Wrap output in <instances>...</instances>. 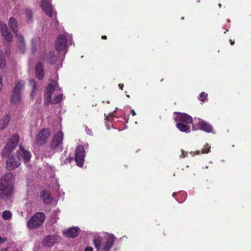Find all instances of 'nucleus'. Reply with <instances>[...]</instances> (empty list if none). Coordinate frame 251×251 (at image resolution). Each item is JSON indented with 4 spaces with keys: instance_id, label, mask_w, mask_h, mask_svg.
Returning <instances> with one entry per match:
<instances>
[{
    "instance_id": "33",
    "label": "nucleus",
    "mask_w": 251,
    "mask_h": 251,
    "mask_svg": "<svg viewBox=\"0 0 251 251\" xmlns=\"http://www.w3.org/2000/svg\"><path fill=\"white\" fill-rule=\"evenodd\" d=\"M93 248L92 247H87L85 249L84 251H93Z\"/></svg>"
},
{
    "instance_id": "34",
    "label": "nucleus",
    "mask_w": 251,
    "mask_h": 251,
    "mask_svg": "<svg viewBox=\"0 0 251 251\" xmlns=\"http://www.w3.org/2000/svg\"><path fill=\"white\" fill-rule=\"evenodd\" d=\"M2 76L0 75V91H1V90L2 89Z\"/></svg>"
},
{
    "instance_id": "44",
    "label": "nucleus",
    "mask_w": 251,
    "mask_h": 251,
    "mask_svg": "<svg viewBox=\"0 0 251 251\" xmlns=\"http://www.w3.org/2000/svg\"><path fill=\"white\" fill-rule=\"evenodd\" d=\"M117 109H118V108H117H117H116V109H115V110L114 112H115V111H116V110H117Z\"/></svg>"
},
{
    "instance_id": "10",
    "label": "nucleus",
    "mask_w": 251,
    "mask_h": 251,
    "mask_svg": "<svg viewBox=\"0 0 251 251\" xmlns=\"http://www.w3.org/2000/svg\"><path fill=\"white\" fill-rule=\"evenodd\" d=\"M192 128L194 130L201 129L207 132H212L213 129L210 124L200 119H195Z\"/></svg>"
},
{
    "instance_id": "2",
    "label": "nucleus",
    "mask_w": 251,
    "mask_h": 251,
    "mask_svg": "<svg viewBox=\"0 0 251 251\" xmlns=\"http://www.w3.org/2000/svg\"><path fill=\"white\" fill-rule=\"evenodd\" d=\"M116 240L113 234L102 232L95 237L93 243L97 251H110Z\"/></svg>"
},
{
    "instance_id": "4",
    "label": "nucleus",
    "mask_w": 251,
    "mask_h": 251,
    "mask_svg": "<svg viewBox=\"0 0 251 251\" xmlns=\"http://www.w3.org/2000/svg\"><path fill=\"white\" fill-rule=\"evenodd\" d=\"M174 118L177 123L176 127L180 131L190 132V127L187 124L192 123L193 119L190 116L183 113L176 112L174 114Z\"/></svg>"
},
{
    "instance_id": "28",
    "label": "nucleus",
    "mask_w": 251,
    "mask_h": 251,
    "mask_svg": "<svg viewBox=\"0 0 251 251\" xmlns=\"http://www.w3.org/2000/svg\"><path fill=\"white\" fill-rule=\"evenodd\" d=\"M7 27L6 24L2 21H0V32H2L7 30Z\"/></svg>"
},
{
    "instance_id": "16",
    "label": "nucleus",
    "mask_w": 251,
    "mask_h": 251,
    "mask_svg": "<svg viewBox=\"0 0 251 251\" xmlns=\"http://www.w3.org/2000/svg\"><path fill=\"white\" fill-rule=\"evenodd\" d=\"M35 74L39 79H43L45 75L44 67L41 62H38L35 66Z\"/></svg>"
},
{
    "instance_id": "19",
    "label": "nucleus",
    "mask_w": 251,
    "mask_h": 251,
    "mask_svg": "<svg viewBox=\"0 0 251 251\" xmlns=\"http://www.w3.org/2000/svg\"><path fill=\"white\" fill-rule=\"evenodd\" d=\"M41 39L38 37H34L31 40V50L32 52H35L41 46Z\"/></svg>"
},
{
    "instance_id": "24",
    "label": "nucleus",
    "mask_w": 251,
    "mask_h": 251,
    "mask_svg": "<svg viewBox=\"0 0 251 251\" xmlns=\"http://www.w3.org/2000/svg\"><path fill=\"white\" fill-rule=\"evenodd\" d=\"M32 12L30 9H26L25 10V16L26 22L27 23L30 24L32 22Z\"/></svg>"
},
{
    "instance_id": "45",
    "label": "nucleus",
    "mask_w": 251,
    "mask_h": 251,
    "mask_svg": "<svg viewBox=\"0 0 251 251\" xmlns=\"http://www.w3.org/2000/svg\"><path fill=\"white\" fill-rule=\"evenodd\" d=\"M53 60H54V58L52 59V60H50V61H51H51H53Z\"/></svg>"
},
{
    "instance_id": "38",
    "label": "nucleus",
    "mask_w": 251,
    "mask_h": 251,
    "mask_svg": "<svg viewBox=\"0 0 251 251\" xmlns=\"http://www.w3.org/2000/svg\"><path fill=\"white\" fill-rule=\"evenodd\" d=\"M131 113H132V115L133 116H134L135 115H136V113L134 110H131Z\"/></svg>"
},
{
    "instance_id": "42",
    "label": "nucleus",
    "mask_w": 251,
    "mask_h": 251,
    "mask_svg": "<svg viewBox=\"0 0 251 251\" xmlns=\"http://www.w3.org/2000/svg\"><path fill=\"white\" fill-rule=\"evenodd\" d=\"M176 193H174L173 194L172 196H173V197H175V196H176Z\"/></svg>"
},
{
    "instance_id": "23",
    "label": "nucleus",
    "mask_w": 251,
    "mask_h": 251,
    "mask_svg": "<svg viewBox=\"0 0 251 251\" xmlns=\"http://www.w3.org/2000/svg\"><path fill=\"white\" fill-rule=\"evenodd\" d=\"M29 86L31 87L32 90L30 94V97L33 99L35 95V91L36 90V84L34 79H31L29 81Z\"/></svg>"
},
{
    "instance_id": "7",
    "label": "nucleus",
    "mask_w": 251,
    "mask_h": 251,
    "mask_svg": "<svg viewBox=\"0 0 251 251\" xmlns=\"http://www.w3.org/2000/svg\"><path fill=\"white\" fill-rule=\"evenodd\" d=\"M63 139V134L61 131L57 132L52 140L50 144L51 151L48 154H46L47 156H50L55 152V150L58 148H60Z\"/></svg>"
},
{
    "instance_id": "40",
    "label": "nucleus",
    "mask_w": 251,
    "mask_h": 251,
    "mask_svg": "<svg viewBox=\"0 0 251 251\" xmlns=\"http://www.w3.org/2000/svg\"><path fill=\"white\" fill-rule=\"evenodd\" d=\"M230 43L231 45H233L234 44V42L232 41L231 40H230Z\"/></svg>"
},
{
    "instance_id": "1",
    "label": "nucleus",
    "mask_w": 251,
    "mask_h": 251,
    "mask_svg": "<svg viewBox=\"0 0 251 251\" xmlns=\"http://www.w3.org/2000/svg\"><path fill=\"white\" fill-rule=\"evenodd\" d=\"M19 139V136L17 134L11 136L1 152L2 157L7 158L5 167L6 169L9 171L18 168L21 165V157H22L25 163H26L30 160L31 157L30 152L22 147H20V150L17 151L16 153L10 155L16 147Z\"/></svg>"
},
{
    "instance_id": "25",
    "label": "nucleus",
    "mask_w": 251,
    "mask_h": 251,
    "mask_svg": "<svg viewBox=\"0 0 251 251\" xmlns=\"http://www.w3.org/2000/svg\"><path fill=\"white\" fill-rule=\"evenodd\" d=\"M6 65L5 58L3 52L0 50V68H3Z\"/></svg>"
},
{
    "instance_id": "14",
    "label": "nucleus",
    "mask_w": 251,
    "mask_h": 251,
    "mask_svg": "<svg viewBox=\"0 0 251 251\" xmlns=\"http://www.w3.org/2000/svg\"><path fill=\"white\" fill-rule=\"evenodd\" d=\"M60 237L57 235H48L44 238L43 244L46 247H51L59 241Z\"/></svg>"
},
{
    "instance_id": "12",
    "label": "nucleus",
    "mask_w": 251,
    "mask_h": 251,
    "mask_svg": "<svg viewBox=\"0 0 251 251\" xmlns=\"http://www.w3.org/2000/svg\"><path fill=\"white\" fill-rule=\"evenodd\" d=\"M84 149L81 146H78L75 151V162L78 167L82 166L84 162Z\"/></svg>"
},
{
    "instance_id": "26",
    "label": "nucleus",
    "mask_w": 251,
    "mask_h": 251,
    "mask_svg": "<svg viewBox=\"0 0 251 251\" xmlns=\"http://www.w3.org/2000/svg\"><path fill=\"white\" fill-rule=\"evenodd\" d=\"M12 213L9 210H5L2 212V217L5 220H8L11 218Z\"/></svg>"
},
{
    "instance_id": "21",
    "label": "nucleus",
    "mask_w": 251,
    "mask_h": 251,
    "mask_svg": "<svg viewBox=\"0 0 251 251\" xmlns=\"http://www.w3.org/2000/svg\"><path fill=\"white\" fill-rule=\"evenodd\" d=\"M41 197L45 203L49 204L51 202L52 198L48 192L45 190L42 191Z\"/></svg>"
},
{
    "instance_id": "5",
    "label": "nucleus",
    "mask_w": 251,
    "mask_h": 251,
    "mask_svg": "<svg viewBox=\"0 0 251 251\" xmlns=\"http://www.w3.org/2000/svg\"><path fill=\"white\" fill-rule=\"evenodd\" d=\"M46 219L43 212H37L32 216L27 222V226L29 229L38 228L43 225Z\"/></svg>"
},
{
    "instance_id": "32",
    "label": "nucleus",
    "mask_w": 251,
    "mask_h": 251,
    "mask_svg": "<svg viewBox=\"0 0 251 251\" xmlns=\"http://www.w3.org/2000/svg\"><path fill=\"white\" fill-rule=\"evenodd\" d=\"M6 241V238H2L0 236V244L3 243Z\"/></svg>"
},
{
    "instance_id": "20",
    "label": "nucleus",
    "mask_w": 251,
    "mask_h": 251,
    "mask_svg": "<svg viewBox=\"0 0 251 251\" xmlns=\"http://www.w3.org/2000/svg\"><path fill=\"white\" fill-rule=\"evenodd\" d=\"M10 120V116L9 115H5L0 118V129L5 128Z\"/></svg>"
},
{
    "instance_id": "18",
    "label": "nucleus",
    "mask_w": 251,
    "mask_h": 251,
    "mask_svg": "<svg viewBox=\"0 0 251 251\" xmlns=\"http://www.w3.org/2000/svg\"><path fill=\"white\" fill-rule=\"evenodd\" d=\"M79 228L78 227H71L63 232L64 235L68 237L74 238L77 236Z\"/></svg>"
},
{
    "instance_id": "8",
    "label": "nucleus",
    "mask_w": 251,
    "mask_h": 251,
    "mask_svg": "<svg viewBox=\"0 0 251 251\" xmlns=\"http://www.w3.org/2000/svg\"><path fill=\"white\" fill-rule=\"evenodd\" d=\"M72 35H69L67 33L60 34L57 38L55 42V48L57 50L59 51L64 50L67 46V38L72 40Z\"/></svg>"
},
{
    "instance_id": "17",
    "label": "nucleus",
    "mask_w": 251,
    "mask_h": 251,
    "mask_svg": "<svg viewBox=\"0 0 251 251\" xmlns=\"http://www.w3.org/2000/svg\"><path fill=\"white\" fill-rule=\"evenodd\" d=\"M16 37L17 39L19 50L22 53L25 52L26 50V47L24 36L22 34H20Z\"/></svg>"
},
{
    "instance_id": "27",
    "label": "nucleus",
    "mask_w": 251,
    "mask_h": 251,
    "mask_svg": "<svg viewBox=\"0 0 251 251\" xmlns=\"http://www.w3.org/2000/svg\"><path fill=\"white\" fill-rule=\"evenodd\" d=\"M63 95L62 93H59L57 95L55 96V98L53 100V103H58L60 102L62 100Z\"/></svg>"
},
{
    "instance_id": "29",
    "label": "nucleus",
    "mask_w": 251,
    "mask_h": 251,
    "mask_svg": "<svg viewBox=\"0 0 251 251\" xmlns=\"http://www.w3.org/2000/svg\"><path fill=\"white\" fill-rule=\"evenodd\" d=\"M210 147L208 145H206L204 146L203 149H202V152L203 153H207L209 151Z\"/></svg>"
},
{
    "instance_id": "43",
    "label": "nucleus",
    "mask_w": 251,
    "mask_h": 251,
    "mask_svg": "<svg viewBox=\"0 0 251 251\" xmlns=\"http://www.w3.org/2000/svg\"><path fill=\"white\" fill-rule=\"evenodd\" d=\"M199 153H200V151H197V154H199Z\"/></svg>"
},
{
    "instance_id": "37",
    "label": "nucleus",
    "mask_w": 251,
    "mask_h": 251,
    "mask_svg": "<svg viewBox=\"0 0 251 251\" xmlns=\"http://www.w3.org/2000/svg\"><path fill=\"white\" fill-rule=\"evenodd\" d=\"M119 87L120 89H121V90H123V87H124V85L122 84H119Z\"/></svg>"
},
{
    "instance_id": "41",
    "label": "nucleus",
    "mask_w": 251,
    "mask_h": 251,
    "mask_svg": "<svg viewBox=\"0 0 251 251\" xmlns=\"http://www.w3.org/2000/svg\"><path fill=\"white\" fill-rule=\"evenodd\" d=\"M102 38L105 39H106V36H102Z\"/></svg>"
},
{
    "instance_id": "13",
    "label": "nucleus",
    "mask_w": 251,
    "mask_h": 251,
    "mask_svg": "<svg viewBox=\"0 0 251 251\" xmlns=\"http://www.w3.org/2000/svg\"><path fill=\"white\" fill-rule=\"evenodd\" d=\"M50 135V131L48 129H44L41 130L36 137L37 143L40 145L45 143Z\"/></svg>"
},
{
    "instance_id": "35",
    "label": "nucleus",
    "mask_w": 251,
    "mask_h": 251,
    "mask_svg": "<svg viewBox=\"0 0 251 251\" xmlns=\"http://www.w3.org/2000/svg\"><path fill=\"white\" fill-rule=\"evenodd\" d=\"M86 131L87 133V134L89 135H91L92 134V131L90 129H88V128H86Z\"/></svg>"
},
{
    "instance_id": "3",
    "label": "nucleus",
    "mask_w": 251,
    "mask_h": 251,
    "mask_svg": "<svg viewBox=\"0 0 251 251\" xmlns=\"http://www.w3.org/2000/svg\"><path fill=\"white\" fill-rule=\"evenodd\" d=\"M13 177L11 173L5 174L0 179V199L11 197L14 192Z\"/></svg>"
},
{
    "instance_id": "11",
    "label": "nucleus",
    "mask_w": 251,
    "mask_h": 251,
    "mask_svg": "<svg viewBox=\"0 0 251 251\" xmlns=\"http://www.w3.org/2000/svg\"><path fill=\"white\" fill-rule=\"evenodd\" d=\"M51 1V0H41L40 6L47 15L50 17H52L54 15V12Z\"/></svg>"
},
{
    "instance_id": "31",
    "label": "nucleus",
    "mask_w": 251,
    "mask_h": 251,
    "mask_svg": "<svg viewBox=\"0 0 251 251\" xmlns=\"http://www.w3.org/2000/svg\"><path fill=\"white\" fill-rule=\"evenodd\" d=\"M207 95L205 94L204 92H201L200 95V97L202 99V100H201L203 101L204 99L205 98L207 97Z\"/></svg>"
},
{
    "instance_id": "15",
    "label": "nucleus",
    "mask_w": 251,
    "mask_h": 251,
    "mask_svg": "<svg viewBox=\"0 0 251 251\" xmlns=\"http://www.w3.org/2000/svg\"><path fill=\"white\" fill-rule=\"evenodd\" d=\"M8 25L16 36L21 34L18 33V23L15 18H10L8 21Z\"/></svg>"
},
{
    "instance_id": "30",
    "label": "nucleus",
    "mask_w": 251,
    "mask_h": 251,
    "mask_svg": "<svg viewBox=\"0 0 251 251\" xmlns=\"http://www.w3.org/2000/svg\"><path fill=\"white\" fill-rule=\"evenodd\" d=\"M114 112L110 113L109 116L108 115H106V114H105L104 116L105 117V120L109 121L110 120V118L114 117Z\"/></svg>"
},
{
    "instance_id": "9",
    "label": "nucleus",
    "mask_w": 251,
    "mask_h": 251,
    "mask_svg": "<svg viewBox=\"0 0 251 251\" xmlns=\"http://www.w3.org/2000/svg\"><path fill=\"white\" fill-rule=\"evenodd\" d=\"M60 90V89L56 81H52L50 83L45 91V103L48 105L51 102V96L53 91Z\"/></svg>"
},
{
    "instance_id": "36",
    "label": "nucleus",
    "mask_w": 251,
    "mask_h": 251,
    "mask_svg": "<svg viewBox=\"0 0 251 251\" xmlns=\"http://www.w3.org/2000/svg\"><path fill=\"white\" fill-rule=\"evenodd\" d=\"M186 154H187V152L185 153L183 151H182V156H181V157H184L186 156Z\"/></svg>"
},
{
    "instance_id": "39",
    "label": "nucleus",
    "mask_w": 251,
    "mask_h": 251,
    "mask_svg": "<svg viewBox=\"0 0 251 251\" xmlns=\"http://www.w3.org/2000/svg\"><path fill=\"white\" fill-rule=\"evenodd\" d=\"M105 125H106V127H107V129H109V128H110V127H109V125H108V124H107V122H106Z\"/></svg>"
},
{
    "instance_id": "6",
    "label": "nucleus",
    "mask_w": 251,
    "mask_h": 251,
    "mask_svg": "<svg viewBox=\"0 0 251 251\" xmlns=\"http://www.w3.org/2000/svg\"><path fill=\"white\" fill-rule=\"evenodd\" d=\"M24 85L22 81H18L16 83L11 97V101L13 104H18L21 102V95Z\"/></svg>"
},
{
    "instance_id": "22",
    "label": "nucleus",
    "mask_w": 251,
    "mask_h": 251,
    "mask_svg": "<svg viewBox=\"0 0 251 251\" xmlns=\"http://www.w3.org/2000/svg\"><path fill=\"white\" fill-rule=\"evenodd\" d=\"M3 39L6 42L10 43L12 41L13 36L11 32L8 30L1 33Z\"/></svg>"
}]
</instances>
